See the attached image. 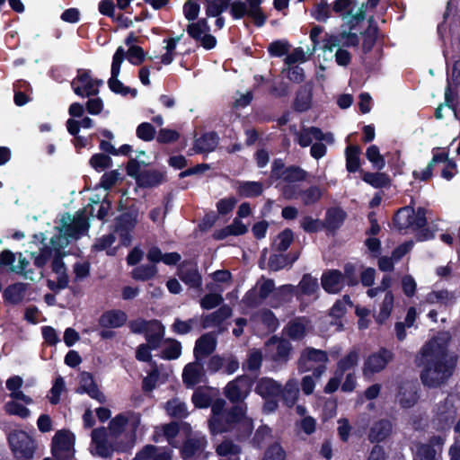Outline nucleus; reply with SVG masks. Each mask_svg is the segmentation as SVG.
Listing matches in <instances>:
<instances>
[{"mask_svg":"<svg viewBox=\"0 0 460 460\" xmlns=\"http://www.w3.org/2000/svg\"><path fill=\"white\" fill-rule=\"evenodd\" d=\"M205 375L204 365L201 360L195 359L188 363L182 371V381L186 387H194L200 383L201 377Z\"/></svg>","mask_w":460,"mask_h":460,"instance_id":"18","label":"nucleus"},{"mask_svg":"<svg viewBox=\"0 0 460 460\" xmlns=\"http://www.w3.org/2000/svg\"><path fill=\"white\" fill-rule=\"evenodd\" d=\"M155 324H160V321L156 319L145 320L143 318H137L136 320L130 321L128 323V327L132 333L146 335L148 331L152 330V327Z\"/></svg>","mask_w":460,"mask_h":460,"instance_id":"46","label":"nucleus"},{"mask_svg":"<svg viewBox=\"0 0 460 460\" xmlns=\"http://www.w3.org/2000/svg\"><path fill=\"white\" fill-rule=\"evenodd\" d=\"M164 332L165 329L164 324L160 322V324H155L151 331L146 333L145 339L147 345L153 350L157 349L161 347L162 342H164Z\"/></svg>","mask_w":460,"mask_h":460,"instance_id":"34","label":"nucleus"},{"mask_svg":"<svg viewBox=\"0 0 460 460\" xmlns=\"http://www.w3.org/2000/svg\"><path fill=\"white\" fill-rule=\"evenodd\" d=\"M298 288L302 295L312 296L319 288L318 280L316 278L312 277L311 274L305 273L298 284Z\"/></svg>","mask_w":460,"mask_h":460,"instance_id":"50","label":"nucleus"},{"mask_svg":"<svg viewBox=\"0 0 460 460\" xmlns=\"http://www.w3.org/2000/svg\"><path fill=\"white\" fill-rule=\"evenodd\" d=\"M4 410L10 416H18L22 419H27L31 411L22 403L15 401H8L4 405Z\"/></svg>","mask_w":460,"mask_h":460,"instance_id":"54","label":"nucleus"},{"mask_svg":"<svg viewBox=\"0 0 460 460\" xmlns=\"http://www.w3.org/2000/svg\"><path fill=\"white\" fill-rule=\"evenodd\" d=\"M397 400L402 408L409 409L419 400L418 385L412 382H403L399 386Z\"/></svg>","mask_w":460,"mask_h":460,"instance_id":"17","label":"nucleus"},{"mask_svg":"<svg viewBox=\"0 0 460 460\" xmlns=\"http://www.w3.org/2000/svg\"><path fill=\"white\" fill-rule=\"evenodd\" d=\"M294 241V233L290 228H285L278 235L273 242V248L279 252H286Z\"/></svg>","mask_w":460,"mask_h":460,"instance_id":"45","label":"nucleus"},{"mask_svg":"<svg viewBox=\"0 0 460 460\" xmlns=\"http://www.w3.org/2000/svg\"><path fill=\"white\" fill-rule=\"evenodd\" d=\"M260 318L261 323L270 332H275L279 325L278 318L270 309H262L260 312Z\"/></svg>","mask_w":460,"mask_h":460,"instance_id":"62","label":"nucleus"},{"mask_svg":"<svg viewBox=\"0 0 460 460\" xmlns=\"http://www.w3.org/2000/svg\"><path fill=\"white\" fill-rule=\"evenodd\" d=\"M342 280L344 285L355 287L358 285V274L357 265L352 262H347L343 266Z\"/></svg>","mask_w":460,"mask_h":460,"instance_id":"55","label":"nucleus"},{"mask_svg":"<svg viewBox=\"0 0 460 460\" xmlns=\"http://www.w3.org/2000/svg\"><path fill=\"white\" fill-rule=\"evenodd\" d=\"M436 450L432 445L420 443L416 447L414 460H436Z\"/></svg>","mask_w":460,"mask_h":460,"instance_id":"64","label":"nucleus"},{"mask_svg":"<svg viewBox=\"0 0 460 460\" xmlns=\"http://www.w3.org/2000/svg\"><path fill=\"white\" fill-rule=\"evenodd\" d=\"M307 175V172L299 165L286 166L281 158H275L271 164L270 178L275 181L295 183L305 181Z\"/></svg>","mask_w":460,"mask_h":460,"instance_id":"9","label":"nucleus"},{"mask_svg":"<svg viewBox=\"0 0 460 460\" xmlns=\"http://www.w3.org/2000/svg\"><path fill=\"white\" fill-rule=\"evenodd\" d=\"M276 341L278 342L276 351L271 355V359L276 363L285 364L289 359L292 345L288 340L278 339L276 336L271 337L269 341V342Z\"/></svg>","mask_w":460,"mask_h":460,"instance_id":"29","label":"nucleus"},{"mask_svg":"<svg viewBox=\"0 0 460 460\" xmlns=\"http://www.w3.org/2000/svg\"><path fill=\"white\" fill-rule=\"evenodd\" d=\"M289 48L290 44L288 40H277L269 45L268 52L271 57L280 58L288 53Z\"/></svg>","mask_w":460,"mask_h":460,"instance_id":"63","label":"nucleus"},{"mask_svg":"<svg viewBox=\"0 0 460 460\" xmlns=\"http://www.w3.org/2000/svg\"><path fill=\"white\" fill-rule=\"evenodd\" d=\"M355 6L356 2L353 0H335L332 4V11L344 18L351 15Z\"/></svg>","mask_w":460,"mask_h":460,"instance_id":"56","label":"nucleus"},{"mask_svg":"<svg viewBox=\"0 0 460 460\" xmlns=\"http://www.w3.org/2000/svg\"><path fill=\"white\" fill-rule=\"evenodd\" d=\"M51 270L54 273L58 274V281L55 282L54 280L48 279L47 287L54 293H58L60 290L66 288L69 284L66 266L59 250L57 251L51 261Z\"/></svg>","mask_w":460,"mask_h":460,"instance_id":"11","label":"nucleus"},{"mask_svg":"<svg viewBox=\"0 0 460 460\" xmlns=\"http://www.w3.org/2000/svg\"><path fill=\"white\" fill-rule=\"evenodd\" d=\"M254 393L260 395L264 402L263 412L271 413L279 408L281 384L272 377L262 376L256 379Z\"/></svg>","mask_w":460,"mask_h":460,"instance_id":"5","label":"nucleus"},{"mask_svg":"<svg viewBox=\"0 0 460 460\" xmlns=\"http://www.w3.org/2000/svg\"><path fill=\"white\" fill-rule=\"evenodd\" d=\"M328 360V354L325 350L307 347L301 352L297 360V367L299 371L307 372L312 369L311 362L322 364L327 363Z\"/></svg>","mask_w":460,"mask_h":460,"instance_id":"12","label":"nucleus"},{"mask_svg":"<svg viewBox=\"0 0 460 460\" xmlns=\"http://www.w3.org/2000/svg\"><path fill=\"white\" fill-rule=\"evenodd\" d=\"M361 148L358 145H349L345 149L346 158V170L349 173H355L360 172L361 161H360Z\"/></svg>","mask_w":460,"mask_h":460,"instance_id":"30","label":"nucleus"},{"mask_svg":"<svg viewBox=\"0 0 460 460\" xmlns=\"http://www.w3.org/2000/svg\"><path fill=\"white\" fill-rule=\"evenodd\" d=\"M219 143V137L216 131L202 134L194 141V150L197 154L213 152Z\"/></svg>","mask_w":460,"mask_h":460,"instance_id":"24","label":"nucleus"},{"mask_svg":"<svg viewBox=\"0 0 460 460\" xmlns=\"http://www.w3.org/2000/svg\"><path fill=\"white\" fill-rule=\"evenodd\" d=\"M281 390L279 401L281 400L284 404L289 408L293 407L298 398L299 390L296 385L291 381H288L284 386L281 385Z\"/></svg>","mask_w":460,"mask_h":460,"instance_id":"39","label":"nucleus"},{"mask_svg":"<svg viewBox=\"0 0 460 460\" xmlns=\"http://www.w3.org/2000/svg\"><path fill=\"white\" fill-rule=\"evenodd\" d=\"M75 443V436L66 430H58L52 438V447L56 450L71 451Z\"/></svg>","mask_w":460,"mask_h":460,"instance_id":"36","label":"nucleus"},{"mask_svg":"<svg viewBox=\"0 0 460 460\" xmlns=\"http://www.w3.org/2000/svg\"><path fill=\"white\" fill-rule=\"evenodd\" d=\"M7 441L15 460H32L37 448L36 440L26 431L15 429L7 436Z\"/></svg>","mask_w":460,"mask_h":460,"instance_id":"6","label":"nucleus"},{"mask_svg":"<svg viewBox=\"0 0 460 460\" xmlns=\"http://www.w3.org/2000/svg\"><path fill=\"white\" fill-rule=\"evenodd\" d=\"M286 451L278 442L269 446L261 460H286Z\"/></svg>","mask_w":460,"mask_h":460,"instance_id":"61","label":"nucleus"},{"mask_svg":"<svg viewBox=\"0 0 460 460\" xmlns=\"http://www.w3.org/2000/svg\"><path fill=\"white\" fill-rule=\"evenodd\" d=\"M89 164L100 172L112 166V159L106 154L96 153L91 156Z\"/></svg>","mask_w":460,"mask_h":460,"instance_id":"53","label":"nucleus"},{"mask_svg":"<svg viewBox=\"0 0 460 460\" xmlns=\"http://www.w3.org/2000/svg\"><path fill=\"white\" fill-rule=\"evenodd\" d=\"M366 157L372 164L373 168L381 171L385 166V160L380 154L379 147L376 145H371L366 150Z\"/></svg>","mask_w":460,"mask_h":460,"instance_id":"51","label":"nucleus"},{"mask_svg":"<svg viewBox=\"0 0 460 460\" xmlns=\"http://www.w3.org/2000/svg\"><path fill=\"white\" fill-rule=\"evenodd\" d=\"M427 210L422 207H419L417 210L411 207L405 206L399 208L393 217V224L399 232L413 227H422L427 226Z\"/></svg>","mask_w":460,"mask_h":460,"instance_id":"7","label":"nucleus"},{"mask_svg":"<svg viewBox=\"0 0 460 460\" xmlns=\"http://www.w3.org/2000/svg\"><path fill=\"white\" fill-rule=\"evenodd\" d=\"M346 303L351 304L350 297L348 295L343 296V300H337L330 309V316L333 318L331 324L337 325L338 330L343 329L342 318L347 312Z\"/></svg>","mask_w":460,"mask_h":460,"instance_id":"32","label":"nucleus"},{"mask_svg":"<svg viewBox=\"0 0 460 460\" xmlns=\"http://www.w3.org/2000/svg\"><path fill=\"white\" fill-rule=\"evenodd\" d=\"M348 215L341 207H331L326 209L323 227L328 234L335 233L343 226Z\"/></svg>","mask_w":460,"mask_h":460,"instance_id":"13","label":"nucleus"},{"mask_svg":"<svg viewBox=\"0 0 460 460\" xmlns=\"http://www.w3.org/2000/svg\"><path fill=\"white\" fill-rule=\"evenodd\" d=\"M71 87L74 93L82 98L96 96L99 93V89L93 84L89 69H77V75L71 82Z\"/></svg>","mask_w":460,"mask_h":460,"instance_id":"10","label":"nucleus"},{"mask_svg":"<svg viewBox=\"0 0 460 460\" xmlns=\"http://www.w3.org/2000/svg\"><path fill=\"white\" fill-rule=\"evenodd\" d=\"M126 58V51L120 46L119 47L112 57L111 67V77L109 80H115L119 78L120 73L121 65Z\"/></svg>","mask_w":460,"mask_h":460,"instance_id":"59","label":"nucleus"},{"mask_svg":"<svg viewBox=\"0 0 460 460\" xmlns=\"http://www.w3.org/2000/svg\"><path fill=\"white\" fill-rule=\"evenodd\" d=\"M331 11L332 8L328 4L327 0H320V2L314 4V8L310 12V14L317 22H326L327 20L331 17Z\"/></svg>","mask_w":460,"mask_h":460,"instance_id":"49","label":"nucleus"},{"mask_svg":"<svg viewBox=\"0 0 460 460\" xmlns=\"http://www.w3.org/2000/svg\"><path fill=\"white\" fill-rule=\"evenodd\" d=\"M127 314L120 309L104 311L98 319V324L102 329H118L126 324Z\"/></svg>","mask_w":460,"mask_h":460,"instance_id":"15","label":"nucleus"},{"mask_svg":"<svg viewBox=\"0 0 460 460\" xmlns=\"http://www.w3.org/2000/svg\"><path fill=\"white\" fill-rule=\"evenodd\" d=\"M207 444L205 437L187 438L182 443L180 455L183 460H191L205 450Z\"/></svg>","mask_w":460,"mask_h":460,"instance_id":"16","label":"nucleus"},{"mask_svg":"<svg viewBox=\"0 0 460 460\" xmlns=\"http://www.w3.org/2000/svg\"><path fill=\"white\" fill-rule=\"evenodd\" d=\"M393 425L387 419H381L371 426L368 433V440L371 443L385 441L392 433Z\"/></svg>","mask_w":460,"mask_h":460,"instance_id":"22","label":"nucleus"},{"mask_svg":"<svg viewBox=\"0 0 460 460\" xmlns=\"http://www.w3.org/2000/svg\"><path fill=\"white\" fill-rule=\"evenodd\" d=\"M164 343L168 345L162 349L160 354L161 358L164 360H175L181 357L182 346L178 340L167 338L164 340Z\"/></svg>","mask_w":460,"mask_h":460,"instance_id":"38","label":"nucleus"},{"mask_svg":"<svg viewBox=\"0 0 460 460\" xmlns=\"http://www.w3.org/2000/svg\"><path fill=\"white\" fill-rule=\"evenodd\" d=\"M181 427H184L189 430L190 429V426L187 422L171 421L162 426L165 439L172 447H176L173 442L181 430Z\"/></svg>","mask_w":460,"mask_h":460,"instance_id":"42","label":"nucleus"},{"mask_svg":"<svg viewBox=\"0 0 460 460\" xmlns=\"http://www.w3.org/2000/svg\"><path fill=\"white\" fill-rule=\"evenodd\" d=\"M394 296L391 290L385 293V298L380 305V310L378 314L376 316V322L378 324H384L385 321L391 315V312L394 306Z\"/></svg>","mask_w":460,"mask_h":460,"instance_id":"41","label":"nucleus"},{"mask_svg":"<svg viewBox=\"0 0 460 460\" xmlns=\"http://www.w3.org/2000/svg\"><path fill=\"white\" fill-rule=\"evenodd\" d=\"M394 359V351L385 347H380L377 350L369 353L362 367L364 377H370L384 371Z\"/></svg>","mask_w":460,"mask_h":460,"instance_id":"8","label":"nucleus"},{"mask_svg":"<svg viewBox=\"0 0 460 460\" xmlns=\"http://www.w3.org/2000/svg\"><path fill=\"white\" fill-rule=\"evenodd\" d=\"M226 398L233 403L240 404L247 395V393L243 394L241 387L235 381L229 382L225 389Z\"/></svg>","mask_w":460,"mask_h":460,"instance_id":"58","label":"nucleus"},{"mask_svg":"<svg viewBox=\"0 0 460 460\" xmlns=\"http://www.w3.org/2000/svg\"><path fill=\"white\" fill-rule=\"evenodd\" d=\"M166 181V174L164 172L151 169L144 170L137 179V185L139 188L148 189L157 187Z\"/></svg>","mask_w":460,"mask_h":460,"instance_id":"23","label":"nucleus"},{"mask_svg":"<svg viewBox=\"0 0 460 460\" xmlns=\"http://www.w3.org/2000/svg\"><path fill=\"white\" fill-rule=\"evenodd\" d=\"M217 348V340L211 333H204L197 339L193 349L194 358L203 360L211 355Z\"/></svg>","mask_w":460,"mask_h":460,"instance_id":"20","label":"nucleus"},{"mask_svg":"<svg viewBox=\"0 0 460 460\" xmlns=\"http://www.w3.org/2000/svg\"><path fill=\"white\" fill-rule=\"evenodd\" d=\"M76 393L87 394L92 399L103 403L106 401L105 395L100 391L97 384L93 379V374L89 372H82L80 375V386L77 388Z\"/></svg>","mask_w":460,"mask_h":460,"instance_id":"14","label":"nucleus"},{"mask_svg":"<svg viewBox=\"0 0 460 460\" xmlns=\"http://www.w3.org/2000/svg\"><path fill=\"white\" fill-rule=\"evenodd\" d=\"M323 196L321 189L316 185H312L305 190H301V199L304 205L310 206L317 203Z\"/></svg>","mask_w":460,"mask_h":460,"instance_id":"57","label":"nucleus"},{"mask_svg":"<svg viewBox=\"0 0 460 460\" xmlns=\"http://www.w3.org/2000/svg\"><path fill=\"white\" fill-rule=\"evenodd\" d=\"M263 361L262 352L259 349H252L247 354V358L243 362L242 368L243 371L258 373L261 367Z\"/></svg>","mask_w":460,"mask_h":460,"instance_id":"37","label":"nucleus"},{"mask_svg":"<svg viewBox=\"0 0 460 460\" xmlns=\"http://www.w3.org/2000/svg\"><path fill=\"white\" fill-rule=\"evenodd\" d=\"M425 367L420 373L422 384L436 388L444 384L453 374L455 363L447 360L448 346L438 339L429 340L421 349Z\"/></svg>","mask_w":460,"mask_h":460,"instance_id":"1","label":"nucleus"},{"mask_svg":"<svg viewBox=\"0 0 460 460\" xmlns=\"http://www.w3.org/2000/svg\"><path fill=\"white\" fill-rule=\"evenodd\" d=\"M232 315V308L227 305H223L217 310L206 314L201 318V328L207 329L211 326L221 324L225 320Z\"/></svg>","mask_w":460,"mask_h":460,"instance_id":"25","label":"nucleus"},{"mask_svg":"<svg viewBox=\"0 0 460 460\" xmlns=\"http://www.w3.org/2000/svg\"><path fill=\"white\" fill-rule=\"evenodd\" d=\"M379 32V28L375 21L373 16H370L368 19V26L362 32L363 41H362V52L364 54H368L372 51L375 47L377 40Z\"/></svg>","mask_w":460,"mask_h":460,"instance_id":"27","label":"nucleus"},{"mask_svg":"<svg viewBox=\"0 0 460 460\" xmlns=\"http://www.w3.org/2000/svg\"><path fill=\"white\" fill-rule=\"evenodd\" d=\"M296 291L295 286L291 284L282 285L274 288L273 294L270 296V305L277 308L284 303L290 301Z\"/></svg>","mask_w":460,"mask_h":460,"instance_id":"28","label":"nucleus"},{"mask_svg":"<svg viewBox=\"0 0 460 460\" xmlns=\"http://www.w3.org/2000/svg\"><path fill=\"white\" fill-rule=\"evenodd\" d=\"M313 89L308 84L301 85L294 99L292 108L296 112L303 113L309 111L312 107Z\"/></svg>","mask_w":460,"mask_h":460,"instance_id":"21","label":"nucleus"},{"mask_svg":"<svg viewBox=\"0 0 460 460\" xmlns=\"http://www.w3.org/2000/svg\"><path fill=\"white\" fill-rule=\"evenodd\" d=\"M263 0H231L229 13L234 20H241L245 16L252 18L256 27H262L267 21V15L261 8Z\"/></svg>","mask_w":460,"mask_h":460,"instance_id":"4","label":"nucleus"},{"mask_svg":"<svg viewBox=\"0 0 460 460\" xmlns=\"http://www.w3.org/2000/svg\"><path fill=\"white\" fill-rule=\"evenodd\" d=\"M31 88L28 82L24 80H18L13 84V102L17 106H23L30 102V97L26 91Z\"/></svg>","mask_w":460,"mask_h":460,"instance_id":"44","label":"nucleus"},{"mask_svg":"<svg viewBox=\"0 0 460 460\" xmlns=\"http://www.w3.org/2000/svg\"><path fill=\"white\" fill-rule=\"evenodd\" d=\"M360 173L362 181L369 184L373 188L382 189L388 187L391 184V179L389 175L385 172H380L379 171L376 172H371L361 170Z\"/></svg>","mask_w":460,"mask_h":460,"instance_id":"31","label":"nucleus"},{"mask_svg":"<svg viewBox=\"0 0 460 460\" xmlns=\"http://www.w3.org/2000/svg\"><path fill=\"white\" fill-rule=\"evenodd\" d=\"M26 290V283L16 282L11 284L4 289L3 299L7 304L18 305L23 300Z\"/></svg>","mask_w":460,"mask_h":460,"instance_id":"26","label":"nucleus"},{"mask_svg":"<svg viewBox=\"0 0 460 460\" xmlns=\"http://www.w3.org/2000/svg\"><path fill=\"white\" fill-rule=\"evenodd\" d=\"M358 349H353L338 361L335 370L339 372V375L341 374L344 376L346 371L353 368L358 365Z\"/></svg>","mask_w":460,"mask_h":460,"instance_id":"40","label":"nucleus"},{"mask_svg":"<svg viewBox=\"0 0 460 460\" xmlns=\"http://www.w3.org/2000/svg\"><path fill=\"white\" fill-rule=\"evenodd\" d=\"M199 324L198 317H192L187 321L175 318L171 326L172 331L178 335H185L190 333L195 326Z\"/></svg>","mask_w":460,"mask_h":460,"instance_id":"48","label":"nucleus"},{"mask_svg":"<svg viewBox=\"0 0 460 460\" xmlns=\"http://www.w3.org/2000/svg\"><path fill=\"white\" fill-rule=\"evenodd\" d=\"M321 284L328 294H337L341 291L344 283L342 272L339 270H328L321 277Z\"/></svg>","mask_w":460,"mask_h":460,"instance_id":"19","label":"nucleus"},{"mask_svg":"<svg viewBox=\"0 0 460 460\" xmlns=\"http://www.w3.org/2000/svg\"><path fill=\"white\" fill-rule=\"evenodd\" d=\"M230 2L231 0H205L206 15L219 16L228 9Z\"/></svg>","mask_w":460,"mask_h":460,"instance_id":"52","label":"nucleus"},{"mask_svg":"<svg viewBox=\"0 0 460 460\" xmlns=\"http://www.w3.org/2000/svg\"><path fill=\"white\" fill-rule=\"evenodd\" d=\"M146 53L140 46H130L126 52L128 61L133 66H140L146 60Z\"/></svg>","mask_w":460,"mask_h":460,"instance_id":"60","label":"nucleus"},{"mask_svg":"<svg viewBox=\"0 0 460 460\" xmlns=\"http://www.w3.org/2000/svg\"><path fill=\"white\" fill-rule=\"evenodd\" d=\"M158 269L155 264H141L135 267L131 272V278L137 281H148L156 277Z\"/></svg>","mask_w":460,"mask_h":460,"instance_id":"35","label":"nucleus"},{"mask_svg":"<svg viewBox=\"0 0 460 460\" xmlns=\"http://www.w3.org/2000/svg\"><path fill=\"white\" fill-rule=\"evenodd\" d=\"M263 185L261 181H239L236 193L241 198H256L262 194Z\"/></svg>","mask_w":460,"mask_h":460,"instance_id":"33","label":"nucleus"},{"mask_svg":"<svg viewBox=\"0 0 460 460\" xmlns=\"http://www.w3.org/2000/svg\"><path fill=\"white\" fill-rule=\"evenodd\" d=\"M180 279L191 288L199 289L202 286V277L197 269H186L179 274Z\"/></svg>","mask_w":460,"mask_h":460,"instance_id":"43","label":"nucleus"},{"mask_svg":"<svg viewBox=\"0 0 460 460\" xmlns=\"http://www.w3.org/2000/svg\"><path fill=\"white\" fill-rule=\"evenodd\" d=\"M220 423L210 429L213 436L223 433H233L234 438L243 442L247 440L253 430V420L247 416V404H234L227 408V411L219 419Z\"/></svg>","mask_w":460,"mask_h":460,"instance_id":"2","label":"nucleus"},{"mask_svg":"<svg viewBox=\"0 0 460 460\" xmlns=\"http://www.w3.org/2000/svg\"><path fill=\"white\" fill-rule=\"evenodd\" d=\"M118 209L122 213L114 219V231L119 234L120 245L128 247L132 243V232L138 221L139 208L136 203L124 207L119 202Z\"/></svg>","mask_w":460,"mask_h":460,"instance_id":"3","label":"nucleus"},{"mask_svg":"<svg viewBox=\"0 0 460 460\" xmlns=\"http://www.w3.org/2000/svg\"><path fill=\"white\" fill-rule=\"evenodd\" d=\"M165 409L167 413L175 419H184L189 412L185 402H180L178 399H172L166 402Z\"/></svg>","mask_w":460,"mask_h":460,"instance_id":"47","label":"nucleus"}]
</instances>
